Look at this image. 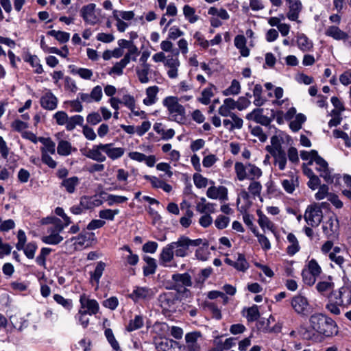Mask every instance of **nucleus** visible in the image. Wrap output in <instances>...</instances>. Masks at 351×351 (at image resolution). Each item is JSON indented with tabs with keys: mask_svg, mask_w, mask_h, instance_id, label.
<instances>
[{
	"mask_svg": "<svg viewBox=\"0 0 351 351\" xmlns=\"http://www.w3.org/2000/svg\"><path fill=\"white\" fill-rule=\"evenodd\" d=\"M249 267V264L247 262L245 256L242 254H238L237 261L234 263V268L239 271H245Z\"/></svg>",
	"mask_w": 351,
	"mask_h": 351,
	"instance_id": "6e6d98bb",
	"label": "nucleus"
},
{
	"mask_svg": "<svg viewBox=\"0 0 351 351\" xmlns=\"http://www.w3.org/2000/svg\"><path fill=\"white\" fill-rule=\"evenodd\" d=\"M150 66H142V68L136 69V75L139 82L142 84H147L149 82L148 75L149 73Z\"/></svg>",
	"mask_w": 351,
	"mask_h": 351,
	"instance_id": "ea45409f",
	"label": "nucleus"
},
{
	"mask_svg": "<svg viewBox=\"0 0 351 351\" xmlns=\"http://www.w3.org/2000/svg\"><path fill=\"white\" fill-rule=\"evenodd\" d=\"M215 204L206 202V199L202 197L196 204V210L200 213H213L215 210Z\"/></svg>",
	"mask_w": 351,
	"mask_h": 351,
	"instance_id": "2f4dec72",
	"label": "nucleus"
},
{
	"mask_svg": "<svg viewBox=\"0 0 351 351\" xmlns=\"http://www.w3.org/2000/svg\"><path fill=\"white\" fill-rule=\"evenodd\" d=\"M159 91V88L157 86H149L146 88V97L144 98L143 102L145 105L149 106L154 104L157 100V95Z\"/></svg>",
	"mask_w": 351,
	"mask_h": 351,
	"instance_id": "a878e982",
	"label": "nucleus"
},
{
	"mask_svg": "<svg viewBox=\"0 0 351 351\" xmlns=\"http://www.w3.org/2000/svg\"><path fill=\"white\" fill-rule=\"evenodd\" d=\"M119 213V210L118 209H104L99 211V217L103 219L112 221L114 220L115 215H118Z\"/></svg>",
	"mask_w": 351,
	"mask_h": 351,
	"instance_id": "13d9d810",
	"label": "nucleus"
},
{
	"mask_svg": "<svg viewBox=\"0 0 351 351\" xmlns=\"http://www.w3.org/2000/svg\"><path fill=\"white\" fill-rule=\"evenodd\" d=\"M287 241L290 243L287 247V253L289 256H293L299 252L300 247L296 237L293 233L287 235Z\"/></svg>",
	"mask_w": 351,
	"mask_h": 351,
	"instance_id": "7c9ffc66",
	"label": "nucleus"
},
{
	"mask_svg": "<svg viewBox=\"0 0 351 351\" xmlns=\"http://www.w3.org/2000/svg\"><path fill=\"white\" fill-rule=\"evenodd\" d=\"M84 156L97 162H103L106 160L105 154V144L99 143L93 145L90 149H81Z\"/></svg>",
	"mask_w": 351,
	"mask_h": 351,
	"instance_id": "9b49d317",
	"label": "nucleus"
},
{
	"mask_svg": "<svg viewBox=\"0 0 351 351\" xmlns=\"http://www.w3.org/2000/svg\"><path fill=\"white\" fill-rule=\"evenodd\" d=\"M202 243V239H191L181 236L176 241L171 242L162 247L159 254V264L163 267H171V263L176 257L184 258L190 254V247H197Z\"/></svg>",
	"mask_w": 351,
	"mask_h": 351,
	"instance_id": "f257e3e1",
	"label": "nucleus"
},
{
	"mask_svg": "<svg viewBox=\"0 0 351 351\" xmlns=\"http://www.w3.org/2000/svg\"><path fill=\"white\" fill-rule=\"evenodd\" d=\"M291 305L294 311L300 315H307L311 309L308 298L301 293H298L291 298Z\"/></svg>",
	"mask_w": 351,
	"mask_h": 351,
	"instance_id": "1a4fd4ad",
	"label": "nucleus"
},
{
	"mask_svg": "<svg viewBox=\"0 0 351 351\" xmlns=\"http://www.w3.org/2000/svg\"><path fill=\"white\" fill-rule=\"evenodd\" d=\"M234 169L237 178L239 181L258 180L263 175L262 170L250 162L243 164L241 162H236Z\"/></svg>",
	"mask_w": 351,
	"mask_h": 351,
	"instance_id": "7ed1b4c3",
	"label": "nucleus"
},
{
	"mask_svg": "<svg viewBox=\"0 0 351 351\" xmlns=\"http://www.w3.org/2000/svg\"><path fill=\"white\" fill-rule=\"evenodd\" d=\"M24 60L29 62L30 65L34 69V72L40 74L43 72V66L40 64V59L36 55L27 54Z\"/></svg>",
	"mask_w": 351,
	"mask_h": 351,
	"instance_id": "c9c22d12",
	"label": "nucleus"
},
{
	"mask_svg": "<svg viewBox=\"0 0 351 351\" xmlns=\"http://www.w3.org/2000/svg\"><path fill=\"white\" fill-rule=\"evenodd\" d=\"M139 54L138 48L135 45H132L128 49V53L121 59L125 64H128L130 60L136 61V58Z\"/></svg>",
	"mask_w": 351,
	"mask_h": 351,
	"instance_id": "5fc2aeb1",
	"label": "nucleus"
},
{
	"mask_svg": "<svg viewBox=\"0 0 351 351\" xmlns=\"http://www.w3.org/2000/svg\"><path fill=\"white\" fill-rule=\"evenodd\" d=\"M260 313L256 305L247 308L245 317L248 322H254L258 319Z\"/></svg>",
	"mask_w": 351,
	"mask_h": 351,
	"instance_id": "680f3d73",
	"label": "nucleus"
},
{
	"mask_svg": "<svg viewBox=\"0 0 351 351\" xmlns=\"http://www.w3.org/2000/svg\"><path fill=\"white\" fill-rule=\"evenodd\" d=\"M71 73L78 75L82 79L86 80H91L93 72L92 70L86 68H76L71 70Z\"/></svg>",
	"mask_w": 351,
	"mask_h": 351,
	"instance_id": "603ef678",
	"label": "nucleus"
},
{
	"mask_svg": "<svg viewBox=\"0 0 351 351\" xmlns=\"http://www.w3.org/2000/svg\"><path fill=\"white\" fill-rule=\"evenodd\" d=\"M230 222V218L224 215H219L215 221V225L217 228L222 230L226 228Z\"/></svg>",
	"mask_w": 351,
	"mask_h": 351,
	"instance_id": "69168bd1",
	"label": "nucleus"
},
{
	"mask_svg": "<svg viewBox=\"0 0 351 351\" xmlns=\"http://www.w3.org/2000/svg\"><path fill=\"white\" fill-rule=\"evenodd\" d=\"M73 151H76L75 148H73L71 144L64 140H60L57 147V152L59 155L67 156L71 154Z\"/></svg>",
	"mask_w": 351,
	"mask_h": 351,
	"instance_id": "f704fd0d",
	"label": "nucleus"
},
{
	"mask_svg": "<svg viewBox=\"0 0 351 351\" xmlns=\"http://www.w3.org/2000/svg\"><path fill=\"white\" fill-rule=\"evenodd\" d=\"M297 45L302 51H308L313 48V43L303 34H299L297 38Z\"/></svg>",
	"mask_w": 351,
	"mask_h": 351,
	"instance_id": "e433bc0d",
	"label": "nucleus"
},
{
	"mask_svg": "<svg viewBox=\"0 0 351 351\" xmlns=\"http://www.w3.org/2000/svg\"><path fill=\"white\" fill-rule=\"evenodd\" d=\"M257 215L258 217V223L261 228V229L265 232V230H270L272 232H275V225L274 223L269 219V218L264 215L261 210H257Z\"/></svg>",
	"mask_w": 351,
	"mask_h": 351,
	"instance_id": "bb28decb",
	"label": "nucleus"
},
{
	"mask_svg": "<svg viewBox=\"0 0 351 351\" xmlns=\"http://www.w3.org/2000/svg\"><path fill=\"white\" fill-rule=\"evenodd\" d=\"M106 266L105 263L99 261L96 265L94 271L90 273V280L96 283L97 287L99 285L100 278L103 275Z\"/></svg>",
	"mask_w": 351,
	"mask_h": 351,
	"instance_id": "72a5a7b5",
	"label": "nucleus"
},
{
	"mask_svg": "<svg viewBox=\"0 0 351 351\" xmlns=\"http://www.w3.org/2000/svg\"><path fill=\"white\" fill-rule=\"evenodd\" d=\"M164 64L168 68V77L171 79L176 78L178 75V67L180 65L178 56L168 55Z\"/></svg>",
	"mask_w": 351,
	"mask_h": 351,
	"instance_id": "2eb2a0df",
	"label": "nucleus"
},
{
	"mask_svg": "<svg viewBox=\"0 0 351 351\" xmlns=\"http://www.w3.org/2000/svg\"><path fill=\"white\" fill-rule=\"evenodd\" d=\"M289 4L287 17L289 20L295 21L298 19L299 13L302 10V3L300 0H287Z\"/></svg>",
	"mask_w": 351,
	"mask_h": 351,
	"instance_id": "b1692460",
	"label": "nucleus"
},
{
	"mask_svg": "<svg viewBox=\"0 0 351 351\" xmlns=\"http://www.w3.org/2000/svg\"><path fill=\"white\" fill-rule=\"evenodd\" d=\"M303 282L309 286H312L316 281L317 276L309 272V271L304 269L302 271Z\"/></svg>",
	"mask_w": 351,
	"mask_h": 351,
	"instance_id": "e2e57ef3",
	"label": "nucleus"
},
{
	"mask_svg": "<svg viewBox=\"0 0 351 351\" xmlns=\"http://www.w3.org/2000/svg\"><path fill=\"white\" fill-rule=\"evenodd\" d=\"M241 92V85L239 81L233 80L231 85L223 91V95L225 96L236 95Z\"/></svg>",
	"mask_w": 351,
	"mask_h": 351,
	"instance_id": "864d4df0",
	"label": "nucleus"
},
{
	"mask_svg": "<svg viewBox=\"0 0 351 351\" xmlns=\"http://www.w3.org/2000/svg\"><path fill=\"white\" fill-rule=\"evenodd\" d=\"M160 48L164 51L171 52V55L179 56V50L178 49H173V44L170 40H166L162 41Z\"/></svg>",
	"mask_w": 351,
	"mask_h": 351,
	"instance_id": "052dcab7",
	"label": "nucleus"
},
{
	"mask_svg": "<svg viewBox=\"0 0 351 351\" xmlns=\"http://www.w3.org/2000/svg\"><path fill=\"white\" fill-rule=\"evenodd\" d=\"M54 301L62 306L67 311H71L73 308V301L71 299L64 298L62 295L60 294H54L53 296Z\"/></svg>",
	"mask_w": 351,
	"mask_h": 351,
	"instance_id": "09e8293b",
	"label": "nucleus"
},
{
	"mask_svg": "<svg viewBox=\"0 0 351 351\" xmlns=\"http://www.w3.org/2000/svg\"><path fill=\"white\" fill-rule=\"evenodd\" d=\"M38 141L43 145L40 148L41 154L56 153V144L51 138L38 137Z\"/></svg>",
	"mask_w": 351,
	"mask_h": 351,
	"instance_id": "c85d7f7f",
	"label": "nucleus"
},
{
	"mask_svg": "<svg viewBox=\"0 0 351 351\" xmlns=\"http://www.w3.org/2000/svg\"><path fill=\"white\" fill-rule=\"evenodd\" d=\"M250 184L248 186L247 190L249 191V193L252 195L254 197H260L261 191L263 189L262 184L260 182L257 181V180H250Z\"/></svg>",
	"mask_w": 351,
	"mask_h": 351,
	"instance_id": "c03bdc74",
	"label": "nucleus"
},
{
	"mask_svg": "<svg viewBox=\"0 0 351 351\" xmlns=\"http://www.w3.org/2000/svg\"><path fill=\"white\" fill-rule=\"evenodd\" d=\"M144 324L143 317L141 315H135L134 318L131 319L127 326V330L132 332L143 327Z\"/></svg>",
	"mask_w": 351,
	"mask_h": 351,
	"instance_id": "de8ad7c7",
	"label": "nucleus"
},
{
	"mask_svg": "<svg viewBox=\"0 0 351 351\" xmlns=\"http://www.w3.org/2000/svg\"><path fill=\"white\" fill-rule=\"evenodd\" d=\"M343 181L348 189H343L342 191V194L348 199L351 200V176L345 175L343 176Z\"/></svg>",
	"mask_w": 351,
	"mask_h": 351,
	"instance_id": "774afa93",
	"label": "nucleus"
},
{
	"mask_svg": "<svg viewBox=\"0 0 351 351\" xmlns=\"http://www.w3.org/2000/svg\"><path fill=\"white\" fill-rule=\"evenodd\" d=\"M324 234L328 239H335L338 235L339 231V221L337 217L332 215L329 219L324 221L322 226Z\"/></svg>",
	"mask_w": 351,
	"mask_h": 351,
	"instance_id": "ddd939ff",
	"label": "nucleus"
},
{
	"mask_svg": "<svg viewBox=\"0 0 351 351\" xmlns=\"http://www.w3.org/2000/svg\"><path fill=\"white\" fill-rule=\"evenodd\" d=\"M263 88L261 84H256L253 89V95L254 97V104L260 107L264 105L266 99L262 97Z\"/></svg>",
	"mask_w": 351,
	"mask_h": 351,
	"instance_id": "58836bf2",
	"label": "nucleus"
},
{
	"mask_svg": "<svg viewBox=\"0 0 351 351\" xmlns=\"http://www.w3.org/2000/svg\"><path fill=\"white\" fill-rule=\"evenodd\" d=\"M230 119H224L223 125L228 131L232 132L234 130H240L243 125V121L236 114H231Z\"/></svg>",
	"mask_w": 351,
	"mask_h": 351,
	"instance_id": "5701e85b",
	"label": "nucleus"
},
{
	"mask_svg": "<svg viewBox=\"0 0 351 351\" xmlns=\"http://www.w3.org/2000/svg\"><path fill=\"white\" fill-rule=\"evenodd\" d=\"M246 119L252 120L263 125H268L271 121L269 117L263 114V109L256 108L246 115Z\"/></svg>",
	"mask_w": 351,
	"mask_h": 351,
	"instance_id": "4be33fe9",
	"label": "nucleus"
},
{
	"mask_svg": "<svg viewBox=\"0 0 351 351\" xmlns=\"http://www.w3.org/2000/svg\"><path fill=\"white\" fill-rule=\"evenodd\" d=\"M80 184V179L77 176L64 178L61 182V186L65 188L69 193H73L76 186Z\"/></svg>",
	"mask_w": 351,
	"mask_h": 351,
	"instance_id": "473e14b6",
	"label": "nucleus"
},
{
	"mask_svg": "<svg viewBox=\"0 0 351 351\" xmlns=\"http://www.w3.org/2000/svg\"><path fill=\"white\" fill-rule=\"evenodd\" d=\"M194 215L193 210L190 209V205L186 204V210L184 216L180 219V223L184 228H186L192 223V218Z\"/></svg>",
	"mask_w": 351,
	"mask_h": 351,
	"instance_id": "3c124183",
	"label": "nucleus"
},
{
	"mask_svg": "<svg viewBox=\"0 0 351 351\" xmlns=\"http://www.w3.org/2000/svg\"><path fill=\"white\" fill-rule=\"evenodd\" d=\"M310 327L316 332L328 337L337 335L338 330L335 322L324 314L316 313L309 317Z\"/></svg>",
	"mask_w": 351,
	"mask_h": 351,
	"instance_id": "f03ea898",
	"label": "nucleus"
},
{
	"mask_svg": "<svg viewBox=\"0 0 351 351\" xmlns=\"http://www.w3.org/2000/svg\"><path fill=\"white\" fill-rule=\"evenodd\" d=\"M275 141H276V137L273 136L271 138V143L273 147L267 146V150L274 157L275 165L278 166V169L282 171L285 169L287 162V154L282 149V147L280 144L274 145Z\"/></svg>",
	"mask_w": 351,
	"mask_h": 351,
	"instance_id": "6e6552de",
	"label": "nucleus"
},
{
	"mask_svg": "<svg viewBox=\"0 0 351 351\" xmlns=\"http://www.w3.org/2000/svg\"><path fill=\"white\" fill-rule=\"evenodd\" d=\"M51 249L49 247H43L40 254L36 257V262L38 265L46 268V257L50 254Z\"/></svg>",
	"mask_w": 351,
	"mask_h": 351,
	"instance_id": "4d7b16f0",
	"label": "nucleus"
},
{
	"mask_svg": "<svg viewBox=\"0 0 351 351\" xmlns=\"http://www.w3.org/2000/svg\"><path fill=\"white\" fill-rule=\"evenodd\" d=\"M71 240L74 241V245H75L87 247L95 240V234L88 231H83L78 236L73 237Z\"/></svg>",
	"mask_w": 351,
	"mask_h": 351,
	"instance_id": "412c9836",
	"label": "nucleus"
},
{
	"mask_svg": "<svg viewBox=\"0 0 351 351\" xmlns=\"http://www.w3.org/2000/svg\"><path fill=\"white\" fill-rule=\"evenodd\" d=\"M84 123V118L81 115H74L68 118V121L65 124L68 131L75 129L77 125H82Z\"/></svg>",
	"mask_w": 351,
	"mask_h": 351,
	"instance_id": "79ce46f5",
	"label": "nucleus"
},
{
	"mask_svg": "<svg viewBox=\"0 0 351 351\" xmlns=\"http://www.w3.org/2000/svg\"><path fill=\"white\" fill-rule=\"evenodd\" d=\"M183 14L190 23H195L199 20V16L195 14V10L189 5L183 7Z\"/></svg>",
	"mask_w": 351,
	"mask_h": 351,
	"instance_id": "37998d69",
	"label": "nucleus"
},
{
	"mask_svg": "<svg viewBox=\"0 0 351 351\" xmlns=\"http://www.w3.org/2000/svg\"><path fill=\"white\" fill-rule=\"evenodd\" d=\"M325 35L337 41L346 42L350 38L348 33L341 30L335 25L326 27Z\"/></svg>",
	"mask_w": 351,
	"mask_h": 351,
	"instance_id": "dca6fc26",
	"label": "nucleus"
},
{
	"mask_svg": "<svg viewBox=\"0 0 351 351\" xmlns=\"http://www.w3.org/2000/svg\"><path fill=\"white\" fill-rule=\"evenodd\" d=\"M121 250L126 251L128 254L125 256L123 258L126 261L127 263L131 266L136 265L138 261L139 258L136 254H134L131 250V248L128 245H124L121 248Z\"/></svg>",
	"mask_w": 351,
	"mask_h": 351,
	"instance_id": "a19ab883",
	"label": "nucleus"
},
{
	"mask_svg": "<svg viewBox=\"0 0 351 351\" xmlns=\"http://www.w3.org/2000/svg\"><path fill=\"white\" fill-rule=\"evenodd\" d=\"M178 301V293L173 292L163 293L160 294L158 297V302L160 306L165 311H175Z\"/></svg>",
	"mask_w": 351,
	"mask_h": 351,
	"instance_id": "9d476101",
	"label": "nucleus"
},
{
	"mask_svg": "<svg viewBox=\"0 0 351 351\" xmlns=\"http://www.w3.org/2000/svg\"><path fill=\"white\" fill-rule=\"evenodd\" d=\"M81 309L90 315H95L99 312V306L97 300L90 299L85 295H81L80 298Z\"/></svg>",
	"mask_w": 351,
	"mask_h": 351,
	"instance_id": "4468645a",
	"label": "nucleus"
},
{
	"mask_svg": "<svg viewBox=\"0 0 351 351\" xmlns=\"http://www.w3.org/2000/svg\"><path fill=\"white\" fill-rule=\"evenodd\" d=\"M202 246L197 248L195 251V256L200 261H206L208 257V243L205 240L202 239Z\"/></svg>",
	"mask_w": 351,
	"mask_h": 351,
	"instance_id": "a18cd8bd",
	"label": "nucleus"
},
{
	"mask_svg": "<svg viewBox=\"0 0 351 351\" xmlns=\"http://www.w3.org/2000/svg\"><path fill=\"white\" fill-rule=\"evenodd\" d=\"M346 291L345 288H341L338 291H333L329 297V302L343 306L342 297L346 293Z\"/></svg>",
	"mask_w": 351,
	"mask_h": 351,
	"instance_id": "8fccbe9b",
	"label": "nucleus"
},
{
	"mask_svg": "<svg viewBox=\"0 0 351 351\" xmlns=\"http://www.w3.org/2000/svg\"><path fill=\"white\" fill-rule=\"evenodd\" d=\"M125 149L115 147L112 143H105V154L112 160L121 158L125 154Z\"/></svg>",
	"mask_w": 351,
	"mask_h": 351,
	"instance_id": "aec40b11",
	"label": "nucleus"
},
{
	"mask_svg": "<svg viewBox=\"0 0 351 351\" xmlns=\"http://www.w3.org/2000/svg\"><path fill=\"white\" fill-rule=\"evenodd\" d=\"M162 104L167 108L170 120L182 123L185 121L184 107L179 103V99L176 97L169 96L162 101Z\"/></svg>",
	"mask_w": 351,
	"mask_h": 351,
	"instance_id": "20e7f679",
	"label": "nucleus"
},
{
	"mask_svg": "<svg viewBox=\"0 0 351 351\" xmlns=\"http://www.w3.org/2000/svg\"><path fill=\"white\" fill-rule=\"evenodd\" d=\"M23 250L25 256L28 258L32 259L34 258L35 252L37 250V245L35 243H29L24 247Z\"/></svg>",
	"mask_w": 351,
	"mask_h": 351,
	"instance_id": "338daca9",
	"label": "nucleus"
},
{
	"mask_svg": "<svg viewBox=\"0 0 351 351\" xmlns=\"http://www.w3.org/2000/svg\"><path fill=\"white\" fill-rule=\"evenodd\" d=\"M206 195L208 198L219 199L221 201H226L228 199V189L223 186L209 187L206 191Z\"/></svg>",
	"mask_w": 351,
	"mask_h": 351,
	"instance_id": "6ab92c4d",
	"label": "nucleus"
},
{
	"mask_svg": "<svg viewBox=\"0 0 351 351\" xmlns=\"http://www.w3.org/2000/svg\"><path fill=\"white\" fill-rule=\"evenodd\" d=\"M217 88L215 85L210 84L208 87L203 89L201 93V96L197 100L204 105H208L210 102V99L214 96L213 90H215Z\"/></svg>",
	"mask_w": 351,
	"mask_h": 351,
	"instance_id": "c756f323",
	"label": "nucleus"
},
{
	"mask_svg": "<svg viewBox=\"0 0 351 351\" xmlns=\"http://www.w3.org/2000/svg\"><path fill=\"white\" fill-rule=\"evenodd\" d=\"M128 200V198L125 196L117 195L113 194H109L107 196L106 201L109 206H112L114 204H121Z\"/></svg>",
	"mask_w": 351,
	"mask_h": 351,
	"instance_id": "bf43d9fd",
	"label": "nucleus"
},
{
	"mask_svg": "<svg viewBox=\"0 0 351 351\" xmlns=\"http://www.w3.org/2000/svg\"><path fill=\"white\" fill-rule=\"evenodd\" d=\"M143 259L146 263V266L143 267L144 275L147 276L154 274L157 267L156 260L149 256H145Z\"/></svg>",
	"mask_w": 351,
	"mask_h": 351,
	"instance_id": "4c0bfd02",
	"label": "nucleus"
},
{
	"mask_svg": "<svg viewBox=\"0 0 351 351\" xmlns=\"http://www.w3.org/2000/svg\"><path fill=\"white\" fill-rule=\"evenodd\" d=\"M47 34L54 37L60 43H65L70 38L69 33L62 31L51 30L47 32Z\"/></svg>",
	"mask_w": 351,
	"mask_h": 351,
	"instance_id": "49530a36",
	"label": "nucleus"
},
{
	"mask_svg": "<svg viewBox=\"0 0 351 351\" xmlns=\"http://www.w3.org/2000/svg\"><path fill=\"white\" fill-rule=\"evenodd\" d=\"M58 104V99L57 97L50 89L45 88L40 98L41 107L45 110H53L57 108Z\"/></svg>",
	"mask_w": 351,
	"mask_h": 351,
	"instance_id": "f8f14e48",
	"label": "nucleus"
},
{
	"mask_svg": "<svg viewBox=\"0 0 351 351\" xmlns=\"http://www.w3.org/2000/svg\"><path fill=\"white\" fill-rule=\"evenodd\" d=\"M81 16L86 23L91 25L96 24L99 19L95 14V4L89 3L82 7Z\"/></svg>",
	"mask_w": 351,
	"mask_h": 351,
	"instance_id": "a211bd4d",
	"label": "nucleus"
},
{
	"mask_svg": "<svg viewBox=\"0 0 351 351\" xmlns=\"http://www.w3.org/2000/svg\"><path fill=\"white\" fill-rule=\"evenodd\" d=\"M246 43L247 40L243 35H237L234 40L235 47L239 50L243 57H248L250 56V49L246 46Z\"/></svg>",
	"mask_w": 351,
	"mask_h": 351,
	"instance_id": "cd10ccee",
	"label": "nucleus"
},
{
	"mask_svg": "<svg viewBox=\"0 0 351 351\" xmlns=\"http://www.w3.org/2000/svg\"><path fill=\"white\" fill-rule=\"evenodd\" d=\"M11 127L14 131L22 134L25 132V130L28 128V123L21 120L16 119L12 122Z\"/></svg>",
	"mask_w": 351,
	"mask_h": 351,
	"instance_id": "0e129e2a",
	"label": "nucleus"
},
{
	"mask_svg": "<svg viewBox=\"0 0 351 351\" xmlns=\"http://www.w3.org/2000/svg\"><path fill=\"white\" fill-rule=\"evenodd\" d=\"M315 164L317 166L316 170L319 172V176L323 178L326 182H332L333 178L331 176L328 162L321 156H318L315 159Z\"/></svg>",
	"mask_w": 351,
	"mask_h": 351,
	"instance_id": "f3484780",
	"label": "nucleus"
},
{
	"mask_svg": "<svg viewBox=\"0 0 351 351\" xmlns=\"http://www.w3.org/2000/svg\"><path fill=\"white\" fill-rule=\"evenodd\" d=\"M50 219L51 220L50 221L51 225L47 229L49 234L43 236L41 238V241L45 244L57 245L63 241V237L60 235V233L64 229L65 226L57 217H52Z\"/></svg>",
	"mask_w": 351,
	"mask_h": 351,
	"instance_id": "423d86ee",
	"label": "nucleus"
},
{
	"mask_svg": "<svg viewBox=\"0 0 351 351\" xmlns=\"http://www.w3.org/2000/svg\"><path fill=\"white\" fill-rule=\"evenodd\" d=\"M153 295L154 292L151 289L146 287H138L133 290L131 298L135 300H138L150 298Z\"/></svg>",
	"mask_w": 351,
	"mask_h": 351,
	"instance_id": "393cba45",
	"label": "nucleus"
},
{
	"mask_svg": "<svg viewBox=\"0 0 351 351\" xmlns=\"http://www.w3.org/2000/svg\"><path fill=\"white\" fill-rule=\"evenodd\" d=\"M168 284L169 286L167 289L175 290L178 293H182L187 296L189 293L188 287H191L193 285L192 278L191 275L186 272L183 274H173Z\"/></svg>",
	"mask_w": 351,
	"mask_h": 351,
	"instance_id": "39448f33",
	"label": "nucleus"
},
{
	"mask_svg": "<svg viewBox=\"0 0 351 351\" xmlns=\"http://www.w3.org/2000/svg\"><path fill=\"white\" fill-rule=\"evenodd\" d=\"M326 204V203L322 202L321 206L317 204L308 206L304 213V219L309 226L317 227L319 225L323 219L321 207L325 206Z\"/></svg>",
	"mask_w": 351,
	"mask_h": 351,
	"instance_id": "0eeeda50",
	"label": "nucleus"
}]
</instances>
